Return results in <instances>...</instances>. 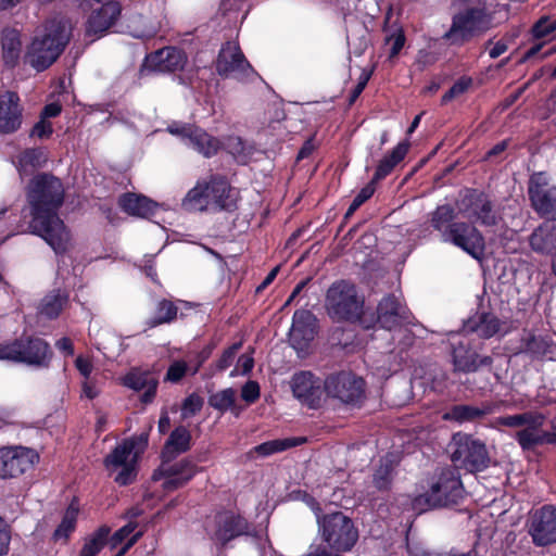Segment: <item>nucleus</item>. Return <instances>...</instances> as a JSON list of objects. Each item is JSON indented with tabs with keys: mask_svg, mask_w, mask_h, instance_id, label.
<instances>
[{
	"mask_svg": "<svg viewBox=\"0 0 556 556\" xmlns=\"http://www.w3.org/2000/svg\"><path fill=\"white\" fill-rule=\"evenodd\" d=\"M65 193L63 181L48 172L34 175L25 188L31 233L42 238L60 256L68 251L71 241L70 230L59 216Z\"/></svg>",
	"mask_w": 556,
	"mask_h": 556,
	"instance_id": "obj_1",
	"label": "nucleus"
},
{
	"mask_svg": "<svg viewBox=\"0 0 556 556\" xmlns=\"http://www.w3.org/2000/svg\"><path fill=\"white\" fill-rule=\"evenodd\" d=\"M456 212L451 204H442L431 213L430 225L441 233L442 241L462 249L475 260L485 252V240L481 231L467 222H455Z\"/></svg>",
	"mask_w": 556,
	"mask_h": 556,
	"instance_id": "obj_2",
	"label": "nucleus"
},
{
	"mask_svg": "<svg viewBox=\"0 0 556 556\" xmlns=\"http://www.w3.org/2000/svg\"><path fill=\"white\" fill-rule=\"evenodd\" d=\"M465 498V489L456 468L444 467L435 472L429 489L415 498V506L429 508L458 506Z\"/></svg>",
	"mask_w": 556,
	"mask_h": 556,
	"instance_id": "obj_3",
	"label": "nucleus"
},
{
	"mask_svg": "<svg viewBox=\"0 0 556 556\" xmlns=\"http://www.w3.org/2000/svg\"><path fill=\"white\" fill-rule=\"evenodd\" d=\"M70 36L62 21L47 22L41 37H35L27 52L28 63L37 71L49 68L64 51Z\"/></svg>",
	"mask_w": 556,
	"mask_h": 556,
	"instance_id": "obj_4",
	"label": "nucleus"
},
{
	"mask_svg": "<svg viewBox=\"0 0 556 556\" xmlns=\"http://www.w3.org/2000/svg\"><path fill=\"white\" fill-rule=\"evenodd\" d=\"M326 306L333 320L356 323L363 315L364 299L358 295L355 285L340 280L328 289Z\"/></svg>",
	"mask_w": 556,
	"mask_h": 556,
	"instance_id": "obj_5",
	"label": "nucleus"
},
{
	"mask_svg": "<svg viewBox=\"0 0 556 556\" xmlns=\"http://www.w3.org/2000/svg\"><path fill=\"white\" fill-rule=\"evenodd\" d=\"M323 540L336 552L351 551L358 540V530L353 520L342 511L318 517Z\"/></svg>",
	"mask_w": 556,
	"mask_h": 556,
	"instance_id": "obj_6",
	"label": "nucleus"
},
{
	"mask_svg": "<svg viewBox=\"0 0 556 556\" xmlns=\"http://www.w3.org/2000/svg\"><path fill=\"white\" fill-rule=\"evenodd\" d=\"M454 450L451 455L456 469L462 468L475 473L486 469L490 465V456L486 445L471 434L456 433L453 437Z\"/></svg>",
	"mask_w": 556,
	"mask_h": 556,
	"instance_id": "obj_7",
	"label": "nucleus"
},
{
	"mask_svg": "<svg viewBox=\"0 0 556 556\" xmlns=\"http://www.w3.org/2000/svg\"><path fill=\"white\" fill-rule=\"evenodd\" d=\"M365 391V380L351 371L334 372L325 379L326 395L345 406L361 407Z\"/></svg>",
	"mask_w": 556,
	"mask_h": 556,
	"instance_id": "obj_8",
	"label": "nucleus"
},
{
	"mask_svg": "<svg viewBox=\"0 0 556 556\" xmlns=\"http://www.w3.org/2000/svg\"><path fill=\"white\" fill-rule=\"evenodd\" d=\"M458 204L459 211L480 226L494 227L501 220L500 212L491 195L478 188H466Z\"/></svg>",
	"mask_w": 556,
	"mask_h": 556,
	"instance_id": "obj_9",
	"label": "nucleus"
},
{
	"mask_svg": "<svg viewBox=\"0 0 556 556\" xmlns=\"http://www.w3.org/2000/svg\"><path fill=\"white\" fill-rule=\"evenodd\" d=\"M488 28L484 8L465 7L453 16L452 25L445 37L453 43H464Z\"/></svg>",
	"mask_w": 556,
	"mask_h": 556,
	"instance_id": "obj_10",
	"label": "nucleus"
},
{
	"mask_svg": "<svg viewBox=\"0 0 556 556\" xmlns=\"http://www.w3.org/2000/svg\"><path fill=\"white\" fill-rule=\"evenodd\" d=\"M216 73L223 78L250 79L257 73L247 60L238 43L226 41L222 45L215 61Z\"/></svg>",
	"mask_w": 556,
	"mask_h": 556,
	"instance_id": "obj_11",
	"label": "nucleus"
},
{
	"mask_svg": "<svg viewBox=\"0 0 556 556\" xmlns=\"http://www.w3.org/2000/svg\"><path fill=\"white\" fill-rule=\"evenodd\" d=\"M167 131L181 139H188L192 148L206 159L216 155L223 147L218 138L194 124L174 122L167 126Z\"/></svg>",
	"mask_w": 556,
	"mask_h": 556,
	"instance_id": "obj_12",
	"label": "nucleus"
},
{
	"mask_svg": "<svg viewBox=\"0 0 556 556\" xmlns=\"http://www.w3.org/2000/svg\"><path fill=\"white\" fill-rule=\"evenodd\" d=\"M215 530L212 536L220 547H226L231 541L251 534L249 520L231 509L218 511L214 518Z\"/></svg>",
	"mask_w": 556,
	"mask_h": 556,
	"instance_id": "obj_13",
	"label": "nucleus"
},
{
	"mask_svg": "<svg viewBox=\"0 0 556 556\" xmlns=\"http://www.w3.org/2000/svg\"><path fill=\"white\" fill-rule=\"evenodd\" d=\"M528 194L538 214L556 217V186L551 185L545 172H536L530 176Z\"/></svg>",
	"mask_w": 556,
	"mask_h": 556,
	"instance_id": "obj_14",
	"label": "nucleus"
},
{
	"mask_svg": "<svg viewBox=\"0 0 556 556\" xmlns=\"http://www.w3.org/2000/svg\"><path fill=\"white\" fill-rule=\"evenodd\" d=\"M39 462L36 450L25 446H3L0 448V477L16 478Z\"/></svg>",
	"mask_w": 556,
	"mask_h": 556,
	"instance_id": "obj_15",
	"label": "nucleus"
},
{
	"mask_svg": "<svg viewBox=\"0 0 556 556\" xmlns=\"http://www.w3.org/2000/svg\"><path fill=\"white\" fill-rule=\"evenodd\" d=\"M293 396L303 405L317 409L323 404L325 392V380L315 376L312 371L295 372L291 379Z\"/></svg>",
	"mask_w": 556,
	"mask_h": 556,
	"instance_id": "obj_16",
	"label": "nucleus"
},
{
	"mask_svg": "<svg viewBox=\"0 0 556 556\" xmlns=\"http://www.w3.org/2000/svg\"><path fill=\"white\" fill-rule=\"evenodd\" d=\"M529 534L535 546L544 547L556 542V507L543 505L530 518Z\"/></svg>",
	"mask_w": 556,
	"mask_h": 556,
	"instance_id": "obj_17",
	"label": "nucleus"
},
{
	"mask_svg": "<svg viewBox=\"0 0 556 556\" xmlns=\"http://www.w3.org/2000/svg\"><path fill=\"white\" fill-rule=\"evenodd\" d=\"M452 359L455 371L476 372L480 367H491L493 358L489 355L480 357L477 348L467 337H460L452 344Z\"/></svg>",
	"mask_w": 556,
	"mask_h": 556,
	"instance_id": "obj_18",
	"label": "nucleus"
},
{
	"mask_svg": "<svg viewBox=\"0 0 556 556\" xmlns=\"http://www.w3.org/2000/svg\"><path fill=\"white\" fill-rule=\"evenodd\" d=\"M317 318L311 311L296 309L289 332L291 346L299 352L307 351L317 334Z\"/></svg>",
	"mask_w": 556,
	"mask_h": 556,
	"instance_id": "obj_19",
	"label": "nucleus"
},
{
	"mask_svg": "<svg viewBox=\"0 0 556 556\" xmlns=\"http://www.w3.org/2000/svg\"><path fill=\"white\" fill-rule=\"evenodd\" d=\"M410 313L406 305L392 293L383 296L377 306V323L382 329L394 330L409 323Z\"/></svg>",
	"mask_w": 556,
	"mask_h": 556,
	"instance_id": "obj_20",
	"label": "nucleus"
},
{
	"mask_svg": "<svg viewBox=\"0 0 556 556\" xmlns=\"http://www.w3.org/2000/svg\"><path fill=\"white\" fill-rule=\"evenodd\" d=\"M188 58L186 52L178 47H164L154 52L149 53L144 63L147 67L160 73H175L182 71L187 64Z\"/></svg>",
	"mask_w": 556,
	"mask_h": 556,
	"instance_id": "obj_21",
	"label": "nucleus"
},
{
	"mask_svg": "<svg viewBox=\"0 0 556 556\" xmlns=\"http://www.w3.org/2000/svg\"><path fill=\"white\" fill-rule=\"evenodd\" d=\"M205 182L208 195V208L213 211L233 212L237 210V200L232 195V188L228 179L223 175H211Z\"/></svg>",
	"mask_w": 556,
	"mask_h": 556,
	"instance_id": "obj_22",
	"label": "nucleus"
},
{
	"mask_svg": "<svg viewBox=\"0 0 556 556\" xmlns=\"http://www.w3.org/2000/svg\"><path fill=\"white\" fill-rule=\"evenodd\" d=\"M147 445L148 434L144 433L124 439L104 457L103 465L108 470L116 469L130 463L134 455L138 454V457H140Z\"/></svg>",
	"mask_w": 556,
	"mask_h": 556,
	"instance_id": "obj_23",
	"label": "nucleus"
},
{
	"mask_svg": "<svg viewBox=\"0 0 556 556\" xmlns=\"http://www.w3.org/2000/svg\"><path fill=\"white\" fill-rule=\"evenodd\" d=\"M23 119V108L20 96L14 91L0 94V134H13L20 129Z\"/></svg>",
	"mask_w": 556,
	"mask_h": 556,
	"instance_id": "obj_24",
	"label": "nucleus"
},
{
	"mask_svg": "<svg viewBox=\"0 0 556 556\" xmlns=\"http://www.w3.org/2000/svg\"><path fill=\"white\" fill-rule=\"evenodd\" d=\"M23 364L37 367H48L53 356L50 344L36 336H22Z\"/></svg>",
	"mask_w": 556,
	"mask_h": 556,
	"instance_id": "obj_25",
	"label": "nucleus"
},
{
	"mask_svg": "<svg viewBox=\"0 0 556 556\" xmlns=\"http://www.w3.org/2000/svg\"><path fill=\"white\" fill-rule=\"evenodd\" d=\"M122 384L134 391L144 390L140 401L150 404L156 395L159 380L151 371L134 367L122 378Z\"/></svg>",
	"mask_w": 556,
	"mask_h": 556,
	"instance_id": "obj_26",
	"label": "nucleus"
},
{
	"mask_svg": "<svg viewBox=\"0 0 556 556\" xmlns=\"http://www.w3.org/2000/svg\"><path fill=\"white\" fill-rule=\"evenodd\" d=\"M117 204L119 208L130 216L150 218L155 215L159 204L148 197L134 192H125L119 195Z\"/></svg>",
	"mask_w": 556,
	"mask_h": 556,
	"instance_id": "obj_27",
	"label": "nucleus"
},
{
	"mask_svg": "<svg viewBox=\"0 0 556 556\" xmlns=\"http://www.w3.org/2000/svg\"><path fill=\"white\" fill-rule=\"evenodd\" d=\"M191 442L192 435L187 427H175L161 450L160 458H164L165 462L175 460L179 455L190 451Z\"/></svg>",
	"mask_w": 556,
	"mask_h": 556,
	"instance_id": "obj_28",
	"label": "nucleus"
},
{
	"mask_svg": "<svg viewBox=\"0 0 556 556\" xmlns=\"http://www.w3.org/2000/svg\"><path fill=\"white\" fill-rule=\"evenodd\" d=\"M494 406L491 403H483L481 407L456 404L451 406L444 414L443 419L446 421H455L457 424L475 422L484 416L492 414Z\"/></svg>",
	"mask_w": 556,
	"mask_h": 556,
	"instance_id": "obj_29",
	"label": "nucleus"
},
{
	"mask_svg": "<svg viewBox=\"0 0 556 556\" xmlns=\"http://www.w3.org/2000/svg\"><path fill=\"white\" fill-rule=\"evenodd\" d=\"M198 471L195 463L189 457L176 463L161 458V465L153 471L152 480L157 481L161 477L175 476L191 481Z\"/></svg>",
	"mask_w": 556,
	"mask_h": 556,
	"instance_id": "obj_30",
	"label": "nucleus"
},
{
	"mask_svg": "<svg viewBox=\"0 0 556 556\" xmlns=\"http://www.w3.org/2000/svg\"><path fill=\"white\" fill-rule=\"evenodd\" d=\"M70 303V293L65 289H53L40 301L38 313L50 319H56Z\"/></svg>",
	"mask_w": 556,
	"mask_h": 556,
	"instance_id": "obj_31",
	"label": "nucleus"
},
{
	"mask_svg": "<svg viewBox=\"0 0 556 556\" xmlns=\"http://www.w3.org/2000/svg\"><path fill=\"white\" fill-rule=\"evenodd\" d=\"M409 142L408 141H402L397 143L391 152L386 154L379 162V164L376 167L375 174L371 179V184L375 185L376 182L384 179L387 176H389L392 170L395 168L397 164H400L406 156L409 150Z\"/></svg>",
	"mask_w": 556,
	"mask_h": 556,
	"instance_id": "obj_32",
	"label": "nucleus"
},
{
	"mask_svg": "<svg viewBox=\"0 0 556 556\" xmlns=\"http://www.w3.org/2000/svg\"><path fill=\"white\" fill-rule=\"evenodd\" d=\"M2 60L8 68H14L22 52L21 34L15 28H4L1 33Z\"/></svg>",
	"mask_w": 556,
	"mask_h": 556,
	"instance_id": "obj_33",
	"label": "nucleus"
},
{
	"mask_svg": "<svg viewBox=\"0 0 556 556\" xmlns=\"http://www.w3.org/2000/svg\"><path fill=\"white\" fill-rule=\"evenodd\" d=\"M500 319L492 313L482 312L470 317L465 323V330L468 332H477L479 337L489 339L496 334L500 330Z\"/></svg>",
	"mask_w": 556,
	"mask_h": 556,
	"instance_id": "obj_34",
	"label": "nucleus"
},
{
	"mask_svg": "<svg viewBox=\"0 0 556 556\" xmlns=\"http://www.w3.org/2000/svg\"><path fill=\"white\" fill-rule=\"evenodd\" d=\"M79 514V505L76 497L72 500L67 508L65 509L61 522L58 525L52 533V540L59 542L61 540L67 543L72 533L75 532L77 527Z\"/></svg>",
	"mask_w": 556,
	"mask_h": 556,
	"instance_id": "obj_35",
	"label": "nucleus"
},
{
	"mask_svg": "<svg viewBox=\"0 0 556 556\" xmlns=\"http://www.w3.org/2000/svg\"><path fill=\"white\" fill-rule=\"evenodd\" d=\"M533 251L549 254L556 251V224L538 227L529 239Z\"/></svg>",
	"mask_w": 556,
	"mask_h": 556,
	"instance_id": "obj_36",
	"label": "nucleus"
},
{
	"mask_svg": "<svg viewBox=\"0 0 556 556\" xmlns=\"http://www.w3.org/2000/svg\"><path fill=\"white\" fill-rule=\"evenodd\" d=\"M237 392L233 388H226L208 396V405L222 414L230 410L236 417L241 413V407L236 403Z\"/></svg>",
	"mask_w": 556,
	"mask_h": 556,
	"instance_id": "obj_37",
	"label": "nucleus"
},
{
	"mask_svg": "<svg viewBox=\"0 0 556 556\" xmlns=\"http://www.w3.org/2000/svg\"><path fill=\"white\" fill-rule=\"evenodd\" d=\"M111 528L108 525H102L89 534L79 551L78 556H97L109 542Z\"/></svg>",
	"mask_w": 556,
	"mask_h": 556,
	"instance_id": "obj_38",
	"label": "nucleus"
},
{
	"mask_svg": "<svg viewBox=\"0 0 556 556\" xmlns=\"http://www.w3.org/2000/svg\"><path fill=\"white\" fill-rule=\"evenodd\" d=\"M521 348L533 358H541L552 353V340L548 337L527 332L521 339Z\"/></svg>",
	"mask_w": 556,
	"mask_h": 556,
	"instance_id": "obj_39",
	"label": "nucleus"
},
{
	"mask_svg": "<svg viewBox=\"0 0 556 556\" xmlns=\"http://www.w3.org/2000/svg\"><path fill=\"white\" fill-rule=\"evenodd\" d=\"M206 190L205 182H198L184 198L181 203L182 208L188 212H203L208 210V195L206 194Z\"/></svg>",
	"mask_w": 556,
	"mask_h": 556,
	"instance_id": "obj_40",
	"label": "nucleus"
},
{
	"mask_svg": "<svg viewBox=\"0 0 556 556\" xmlns=\"http://www.w3.org/2000/svg\"><path fill=\"white\" fill-rule=\"evenodd\" d=\"M307 442L306 437H291L285 439H276L264 442L255 446V452L263 456H269L275 453L287 451L291 447L303 445Z\"/></svg>",
	"mask_w": 556,
	"mask_h": 556,
	"instance_id": "obj_41",
	"label": "nucleus"
},
{
	"mask_svg": "<svg viewBox=\"0 0 556 556\" xmlns=\"http://www.w3.org/2000/svg\"><path fill=\"white\" fill-rule=\"evenodd\" d=\"M178 307L175 303L167 299H162L157 302L153 317L150 319L149 325L156 327L163 324H169L176 319Z\"/></svg>",
	"mask_w": 556,
	"mask_h": 556,
	"instance_id": "obj_42",
	"label": "nucleus"
},
{
	"mask_svg": "<svg viewBox=\"0 0 556 556\" xmlns=\"http://www.w3.org/2000/svg\"><path fill=\"white\" fill-rule=\"evenodd\" d=\"M394 467L391 462L381 464L372 475V484L380 492L391 490Z\"/></svg>",
	"mask_w": 556,
	"mask_h": 556,
	"instance_id": "obj_43",
	"label": "nucleus"
},
{
	"mask_svg": "<svg viewBox=\"0 0 556 556\" xmlns=\"http://www.w3.org/2000/svg\"><path fill=\"white\" fill-rule=\"evenodd\" d=\"M21 337L0 342V361L23 364Z\"/></svg>",
	"mask_w": 556,
	"mask_h": 556,
	"instance_id": "obj_44",
	"label": "nucleus"
},
{
	"mask_svg": "<svg viewBox=\"0 0 556 556\" xmlns=\"http://www.w3.org/2000/svg\"><path fill=\"white\" fill-rule=\"evenodd\" d=\"M48 161L45 148H27L20 155V163L23 167L40 168Z\"/></svg>",
	"mask_w": 556,
	"mask_h": 556,
	"instance_id": "obj_45",
	"label": "nucleus"
},
{
	"mask_svg": "<svg viewBox=\"0 0 556 556\" xmlns=\"http://www.w3.org/2000/svg\"><path fill=\"white\" fill-rule=\"evenodd\" d=\"M140 457L137 455H134L130 458V463L119 466L121 470L115 476L114 481L121 485L126 486L131 484L138 475L137 464Z\"/></svg>",
	"mask_w": 556,
	"mask_h": 556,
	"instance_id": "obj_46",
	"label": "nucleus"
},
{
	"mask_svg": "<svg viewBox=\"0 0 556 556\" xmlns=\"http://www.w3.org/2000/svg\"><path fill=\"white\" fill-rule=\"evenodd\" d=\"M556 31V18L548 16L540 17L531 27V35L533 39H545Z\"/></svg>",
	"mask_w": 556,
	"mask_h": 556,
	"instance_id": "obj_47",
	"label": "nucleus"
},
{
	"mask_svg": "<svg viewBox=\"0 0 556 556\" xmlns=\"http://www.w3.org/2000/svg\"><path fill=\"white\" fill-rule=\"evenodd\" d=\"M472 85V78L469 76H462L453 86L442 96L441 105H446L453 99L464 94Z\"/></svg>",
	"mask_w": 556,
	"mask_h": 556,
	"instance_id": "obj_48",
	"label": "nucleus"
},
{
	"mask_svg": "<svg viewBox=\"0 0 556 556\" xmlns=\"http://www.w3.org/2000/svg\"><path fill=\"white\" fill-rule=\"evenodd\" d=\"M515 440L525 452L532 451L536 446H541V441L539 440V431L529 430L526 427L516 432Z\"/></svg>",
	"mask_w": 556,
	"mask_h": 556,
	"instance_id": "obj_49",
	"label": "nucleus"
},
{
	"mask_svg": "<svg viewBox=\"0 0 556 556\" xmlns=\"http://www.w3.org/2000/svg\"><path fill=\"white\" fill-rule=\"evenodd\" d=\"M374 193L375 187L371 182L363 187L348 207L344 214V219H349L366 201H368L374 195Z\"/></svg>",
	"mask_w": 556,
	"mask_h": 556,
	"instance_id": "obj_50",
	"label": "nucleus"
},
{
	"mask_svg": "<svg viewBox=\"0 0 556 556\" xmlns=\"http://www.w3.org/2000/svg\"><path fill=\"white\" fill-rule=\"evenodd\" d=\"M138 522L134 520H129L122 528L116 530L112 535H109V542L111 549H115L118 545H121L130 534L137 529Z\"/></svg>",
	"mask_w": 556,
	"mask_h": 556,
	"instance_id": "obj_51",
	"label": "nucleus"
},
{
	"mask_svg": "<svg viewBox=\"0 0 556 556\" xmlns=\"http://www.w3.org/2000/svg\"><path fill=\"white\" fill-rule=\"evenodd\" d=\"M203 404L204 401L199 394L191 393L181 404V417L189 418L197 415L202 409Z\"/></svg>",
	"mask_w": 556,
	"mask_h": 556,
	"instance_id": "obj_52",
	"label": "nucleus"
},
{
	"mask_svg": "<svg viewBox=\"0 0 556 556\" xmlns=\"http://www.w3.org/2000/svg\"><path fill=\"white\" fill-rule=\"evenodd\" d=\"M242 348V342L239 341V342H235L232 343L230 346H228L220 355V357L217 359L216 362V368L217 370L219 371H224L226 370L227 368H229L233 361H235V357L238 353V351Z\"/></svg>",
	"mask_w": 556,
	"mask_h": 556,
	"instance_id": "obj_53",
	"label": "nucleus"
},
{
	"mask_svg": "<svg viewBox=\"0 0 556 556\" xmlns=\"http://www.w3.org/2000/svg\"><path fill=\"white\" fill-rule=\"evenodd\" d=\"M188 365L185 361H175L167 368L165 381L178 383L188 372Z\"/></svg>",
	"mask_w": 556,
	"mask_h": 556,
	"instance_id": "obj_54",
	"label": "nucleus"
},
{
	"mask_svg": "<svg viewBox=\"0 0 556 556\" xmlns=\"http://www.w3.org/2000/svg\"><path fill=\"white\" fill-rule=\"evenodd\" d=\"M261 396L260 383L255 380H248L241 388V399L247 404H254Z\"/></svg>",
	"mask_w": 556,
	"mask_h": 556,
	"instance_id": "obj_55",
	"label": "nucleus"
},
{
	"mask_svg": "<svg viewBox=\"0 0 556 556\" xmlns=\"http://www.w3.org/2000/svg\"><path fill=\"white\" fill-rule=\"evenodd\" d=\"M372 75V71L363 70L355 87L352 89V91L349 94V105H353L356 100L359 98L364 89L366 88L368 81L370 80Z\"/></svg>",
	"mask_w": 556,
	"mask_h": 556,
	"instance_id": "obj_56",
	"label": "nucleus"
},
{
	"mask_svg": "<svg viewBox=\"0 0 556 556\" xmlns=\"http://www.w3.org/2000/svg\"><path fill=\"white\" fill-rule=\"evenodd\" d=\"M53 134V126L51 122L39 117L29 131V137L38 139H49Z\"/></svg>",
	"mask_w": 556,
	"mask_h": 556,
	"instance_id": "obj_57",
	"label": "nucleus"
},
{
	"mask_svg": "<svg viewBox=\"0 0 556 556\" xmlns=\"http://www.w3.org/2000/svg\"><path fill=\"white\" fill-rule=\"evenodd\" d=\"M497 427L519 428L526 425L523 413L516 415L500 416L494 421Z\"/></svg>",
	"mask_w": 556,
	"mask_h": 556,
	"instance_id": "obj_58",
	"label": "nucleus"
},
{
	"mask_svg": "<svg viewBox=\"0 0 556 556\" xmlns=\"http://www.w3.org/2000/svg\"><path fill=\"white\" fill-rule=\"evenodd\" d=\"M526 425L529 430L540 431L545 422V415L539 412H525L523 413Z\"/></svg>",
	"mask_w": 556,
	"mask_h": 556,
	"instance_id": "obj_59",
	"label": "nucleus"
},
{
	"mask_svg": "<svg viewBox=\"0 0 556 556\" xmlns=\"http://www.w3.org/2000/svg\"><path fill=\"white\" fill-rule=\"evenodd\" d=\"M216 344L211 342L206 344L200 352L197 353L195 358L198 359V366H193L191 369V375H195L203 364L211 357Z\"/></svg>",
	"mask_w": 556,
	"mask_h": 556,
	"instance_id": "obj_60",
	"label": "nucleus"
},
{
	"mask_svg": "<svg viewBox=\"0 0 556 556\" xmlns=\"http://www.w3.org/2000/svg\"><path fill=\"white\" fill-rule=\"evenodd\" d=\"M75 367L86 380L90 378L93 365L89 358L78 355L75 359Z\"/></svg>",
	"mask_w": 556,
	"mask_h": 556,
	"instance_id": "obj_61",
	"label": "nucleus"
},
{
	"mask_svg": "<svg viewBox=\"0 0 556 556\" xmlns=\"http://www.w3.org/2000/svg\"><path fill=\"white\" fill-rule=\"evenodd\" d=\"M161 479H164L162 488L166 492H172V491L178 490V489L185 486L189 482L186 479L175 477V476L161 477Z\"/></svg>",
	"mask_w": 556,
	"mask_h": 556,
	"instance_id": "obj_62",
	"label": "nucleus"
},
{
	"mask_svg": "<svg viewBox=\"0 0 556 556\" xmlns=\"http://www.w3.org/2000/svg\"><path fill=\"white\" fill-rule=\"evenodd\" d=\"M509 139L502 140L492 147L484 155V161H492L501 156L509 147Z\"/></svg>",
	"mask_w": 556,
	"mask_h": 556,
	"instance_id": "obj_63",
	"label": "nucleus"
},
{
	"mask_svg": "<svg viewBox=\"0 0 556 556\" xmlns=\"http://www.w3.org/2000/svg\"><path fill=\"white\" fill-rule=\"evenodd\" d=\"M62 112V105L59 102H51L43 106L40 112L39 117L48 121L49 118H54L59 116Z\"/></svg>",
	"mask_w": 556,
	"mask_h": 556,
	"instance_id": "obj_64",
	"label": "nucleus"
}]
</instances>
